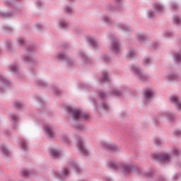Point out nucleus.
Returning <instances> with one entry per match:
<instances>
[{
  "label": "nucleus",
  "mask_w": 181,
  "mask_h": 181,
  "mask_svg": "<svg viewBox=\"0 0 181 181\" xmlns=\"http://www.w3.org/2000/svg\"><path fill=\"white\" fill-rule=\"evenodd\" d=\"M122 173L124 176H128V175H131L132 172L136 173V175H143L145 177L148 179H152L155 176V173L152 169H150L146 173H142V170L137 167L135 164H123L121 167Z\"/></svg>",
  "instance_id": "f257e3e1"
},
{
  "label": "nucleus",
  "mask_w": 181,
  "mask_h": 181,
  "mask_svg": "<svg viewBox=\"0 0 181 181\" xmlns=\"http://www.w3.org/2000/svg\"><path fill=\"white\" fill-rule=\"evenodd\" d=\"M68 112L71 114V117L74 121H78V119H81L85 121L90 119V115H88V114L80 110V109L77 107L69 106Z\"/></svg>",
  "instance_id": "f03ea898"
},
{
  "label": "nucleus",
  "mask_w": 181,
  "mask_h": 181,
  "mask_svg": "<svg viewBox=\"0 0 181 181\" xmlns=\"http://www.w3.org/2000/svg\"><path fill=\"white\" fill-rule=\"evenodd\" d=\"M35 47L33 45H29L26 47L27 54L23 56V61L25 63H35L36 59L32 57V52H34Z\"/></svg>",
  "instance_id": "7ed1b4c3"
},
{
  "label": "nucleus",
  "mask_w": 181,
  "mask_h": 181,
  "mask_svg": "<svg viewBox=\"0 0 181 181\" xmlns=\"http://www.w3.org/2000/svg\"><path fill=\"white\" fill-rule=\"evenodd\" d=\"M132 71L134 73L136 76L141 80V81H146L148 78H149V76L148 75H145V74L142 73L141 71V69L138 68V66L135 65H131Z\"/></svg>",
  "instance_id": "20e7f679"
},
{
  "label": "nucleus",
  "mask_w": 181,
  "mask_h": 181,
  "mask_svg": "<svg viewBox=\"0 0 181 181\" xmlns=\"http://www.w3.org/2000/svg\"><path fill=\"white\" fill-rule=\"evenodd\" d=\"M152 158L158 162H165L166 163L170 162V156L168 153H155L152 155Z\"/></svg>",
  "instance_id": "39448f33"
},
{
  "label": "nucleus",
  "mask_w": 181,
  "mask_h": 181,
  "mask_svg": "<svg viewBox=\"0 0 181 181\" xmlns=\"http://www.w3.org/2000/svg\"><path fill=\"white\" fill-rule=\"evenodd\" d=\"M122 93L121 91L117 90V89H112V90L105 93L103 90H99L98 95L102 98V100H105V98H107L108 95H115L116 97H118L119 95H121Z\"/></svg>",
  "instance_id": "423d86ee"
},
{
  "label": "nucleus",
  "mask_w": 181,
  "mask_h": 181,
  "mask_svg": "<svg viewBox=\"0 0 181 181\" xmlns=\"http://www.w3.org/2000/svg\"><path fill=\"white\" fill-rule=\"evenodd\" d=\"M78 148L83 156H88V150L86 148V146H84V139L81 137L78 138Z\"/></svg>",
  "instance_id": "0eeeda50"
},
{
  "label": "nucleus",
  "mask_w": 181,
  "mask_h": 181,
  "mask_svg": "<svg viewBox=\"0 0 181 181\" xmlns=\"http://www.w3.org/2000/svg\"><path fill=\"white\" fill-rule=\"evenodd\" d=\"M103 146L105 149H107V151H111L112 152H119V151H121V147L112 143L104 142L103 143Z\"/></svg>",
  "instance_id": "6e6552de"
},
{
  "label": "nucleus",
  "mask_w": 181,
  "mask_h": 181,
  "mask_svg": "<svg viewBox=\"0 0 181 181\" xmlns=\"http://www.w3.org/2000/svg\"><path fill=\"white\" fill-rule=\"evenodd\" d=\"M112 50L116 53V54H118V53L121 52V43L117 38L112 40Z\"/></svg>",
  "instance_id": "1a4fd4ad"
},
{
  "label": "nucleus",
  "mask_w": 181,
  "mask_h": 181,
  "mask_svg": "<svg viewBox=\"0 0 181 181\" xmlns=\"http://www.w3.org/2000/svg\"><path fill=\"white\" fill-rule=\"evenodd\" d=\"M58 59L59 60H66L68 66H73L74 64V61L71 59V58H69L67 54L64 52H62L58 54Z\"/></svg>",
  "instance_id": "9d476101"
},
{
  "label": "nucleus",
  "mask_w": 181,
  "mask_h": 181,
  "mask_svg": "<svg viewBox=\"0 0 181 181\" xmlns=\"http://www.w3.org/2000/svg\"><path fill=\"white\" fill-rule=\"evenodd\" d=\"M44 130L46 132V135L48 138H54L56 136V133H54V130L53 127L49 124L44 125Z\"/></svg>",
  "instance_id": "9b49d317"
},
{
  "label": "nucleus",
  "mask_w": 181,
  "mask_h": 181,
  "mask_svg": "<svg viewBox=\"0 0 181 181\" xmlns=\"http://www.w3.org/2000/svg\"><path fill=\"white\" fill-rule=\"evenodd\" d=\"M53 175L55 176V177H58V179H63L64 177H66L67 175H69V170L67 168H63L61 173L57 170H54Z\"/></svg>",
  "instance_id": "f8f14e48"
},
{
  "label": "nucleus",
  "mask_w": 181,
  "mask_h": 181,
  "mask_svg": "<svg viewBox=\"0 0 181 181\" xmlns=\"http://www.w3.org/2000/svg\"><path fill=\"white\" fill-rule=\"evenodd\" d=\"M0 83L1 84L0 87L1 93H4L3 88H6L11 84V82L1 75H0Z\"/></svg>",
  "instance_id": "ddd939ff"
},
{
  "label": "nucleus",
  "mask_w": 181,
  "mask_h": 181,
  "mask_svg": "<svg viewBox=\"0 0 181 181\" xmlns=\"http://www.w3.org/2000/svg\"><path fill=\"white\" fill-rule=\"evenodd\" d=\"M49 153L53 159H60L62 158V152L56 148L50 149Z\"/></svg>",
  "instance_id": "4468645a"
},
{
  "label": "nucleus",
  "mask_w": 181,
  "mask_h": 181,
  "mask_svg": "<svg viewBox=\"0 0 181 181\" xmlns=\"http://www.w3.org/2000/svg\"><path fill=\"white\" fill-rule=\"evenodd\" d=\"M153 90L152 89L147 88L144 90V100L145 101H151L153 98Z\"/></svg>",
  "instance_id": "2eb2a0df"
},
{
  "label": "nucleus",
  "mask_w": 181,
  "mask_h": 181,
  "mask_svg": "<svg viewBox=\"0 0 181 181\" xmlns=\"http://www.w3.org/2000/svg\"><path fill=\"white\" fill-rule=\"evenodd\" d=\"M0 150L1 151L3 156H4V158H11V151H9L6 146L2 144L0 146Z\"/></svg>",
  "instance_id": "dca6fc26"
},
{
  "label": "nucleus",
  "mask_w": 181,
  "mask_h": 181,
  "mask_svg": "<svg viewBox=\"0 0 181 181\" xmlns=\"http://www.w3.org/2000/svg\"><path fill=\"white\" fill-rule=\"evenodd\" d=\"M109 74H110L106 70L102 71V78L100 80V83H110Z\"/></svg>",
  "instance_id": "f3484780"
},
{
  "label": "nucleus",
  "mask_w": 181,
  "mask_h": 181,
  "mask_svg": "<svg viewBox=\"0 0 181 181\" xmlns=\"http://www.w3.org/2000/svg\"><path fill=\"white\" fill-rule=\"evenodd\" d=\"M117 28H119V29H121L123 32H131V30H132V28L125 25L123 23H119L117 25Z\"/></svg>",
  "instance_id": "a211bd4d"
},
{
  "label": "nucleus",
  "mask_w": 181,
  "mask_h": 181,
  "mask_svg": "<svg viewBox=\"0 0 181 181\" xmlns=\"http://www.w3.org/2000/svg\"><path fill=\"white\" fill-rule=\"evenodd\" d=\"M87 40L88 43H89V45H90L93 49H95V47H98V42H97L95 38L92 37H88Z\"/></svg>",
  "instance_id": "6ab92c4d"
},
{
  "label": "nucleus",
  "mask_w": 181,
  "mask_h": 181,
  "mask_svg": "<svg viewBox=\"0 0 181 181\" xmlns=\"http://www.w3.org/2000/svg\"><path fill=\"white\" fill-rule=\"evenodd\" d=\"M101 21L107 23V25H112L115 23L114 20L110 18L108 16L105 15H103L100 18Z\"/></svg>",
  "instance_id": "aec40b11"
},
{
  "label": "nucleus",
  "mask_w": 181,
  "mask_h": 181,
  "mask_svg": "<svg viewBox=\"0 0 181 181\" xmlns=\"http://www.w3.org/2000/svg\"><path fill=\"white\" fill-rule=\"evenodd\" d=\"M11 118L13 121V128L14 129H17L16 125L18 124V119H19V116L15 113H11Z\"/></svg>",
  "instance_id": "412c9836"
},
{
  "label": "nucleus",
  "mask_w": 181,
  "mask_h": 181,
  "mask_svg": "<svg viewBox=\"0 0 181 181\" xmlns=\"http://www.w3.org/2000/svg\"><path fill=\"white\" fill-rule=\"evenodd\" d=\"M69 166L70 168H72V169H74L75 172L78 173H80L81 172V168H80V166H78V164L74 161H70Z\"/></svg>",
  "instance_id": "4be33fe9"
},
{
  "label": "nucleus",
  "mask_w": 181,
  "mask_h": 181,
  "mask_svg": "<svg viewBox=\"0 0 181 181\" xmlns=\"http://www.w3.org/2000/svg\"><path fill=\"white\" fill-rule=\"evenodd\" d=\"M120 167L119 163L115 161H110L108 163L109 169H112V170H117V169H119Z\"/></svg>",
  "instance_id": "5701e85b"
},
{
  "label": "nucleus",
  "mask_w": 181,
  "mask_h": 181,
  "mask_svg": "<svg viewBox=\"0 0 181 181\" xmlns=\"http://www.w3.org/2000/svg\"><path fill=\"white\" fill-rule=\"evenodd\" d=\"M136 39L139 43H144L146 40H148V37L143 33H139L136 35Z\"/></svg>",
  "instance_id": "b1692460"
},
{
  "label": "nucleus",
  "mask_w": 181,
  "mask_h": 181,
  "mask_svg": "<svg viewBox=\"0 0 181 181\" xmlns=\"http://www.w3.org/2000/svg\"><path fill=\"white\" fill-rule=\"evenodd\" d=\"M10 71H12V73H15L16 74H19V67L18 66V64H13L9 66Z\"/></svg>",
  "instance_id": "393cba45"
},
{
  "label": "nucleus",
  "mask_w": 181,
  "mask_h": 181,
  "mask_svg": "<svg viewBox=\"0 0 181 181\" xmlns=\"http://www.w3.org/2000/svg\"><path fill=\"white\" fill-rule=\"evenodd\" d=\"M79 56L80 57H81V59H83V62L85 63H90L91 62V59H90V58H88V57L83 52H79Z\"/></svg>",
  "instance_id": "a878e982"
},
{
  "label": "nucleus",
  "mask_w": 181,
  "mask_h": 181,
  "mask_svg": "<svg viewBox=\"0 0 181 181\" xmlns=\"http://www.w3.org/2000/svg\"><path fill=\"white\" fill-rule=\"evenodd\" d=\"M154 5V9L156 11V12H163V5L160 3H156Z\"/></svg>",
  "instance_id": "bb28decb"
},
{
  "label": "nucleus",
  "mask_w": 181,
  "mask_h": 181,
  "mask_svg": "<svg viewBox=\"0 0 181 181\" xmlns=\"http://www.w3.org/2000/svg\"><path fill=\"white\" fill-rule=\"evenodd\" d=\"M168 80L175 81L179 80V75L177 74H170L167 76Z\"/></svg>",
  "instance_id": "cd10ccee"
},
{
  "label": "nucleus",
  "mask_w": 181,
  "mask_h": 181,
  "mask_svg": "<svg viewBox=\"0 0 181 181\" xmlns=\"http://www.w3.org/2000/svg\"><path fill=\"white\" fill-rule=\"evenodd\" d=\"M136 56V52L134 49L129 50L127 54V59H134Z\"/></svg>",
  "instance_id": "c85d7f7f"
},
{
  "label": "nucleus",
  "mask_w": 181,
  "mask_h": 181,
  "mask_svg": "<svg viewBox=\"0 0 181 181\" xmlns=\"http://www.w3.org/2000/svg\"><path fill=\"white\" fill-rule=\"evenodd\" d=\"M13 16V13L7 12V13H0V18H3L4 19H6V18H12Z\"/></svg>",
  "instance_id": "c756f323"
},
{
  "label": "nucleus",
  "mask_w": 181,
  "mask_h": 181,
  "mask_svg": "<svg viewBox=\"0 0 181 181\" xmlns=\"http://www.w3.org/2000/svg\"><path fill=\"white\" fill-rule=\"evenodd\" d=\"M170 9L173 12H176V11L179 10V5H177V4H176L175 2H172L170 4Z\"/></svg>",
  "instance_id": "7c9ffc66"
},
{
  "label": "nucleus",
  "mask_w": 181,
  "mask_h": 181,
  "mask_svg": "<svg viewBox=\"0 0 181 181\" xmlns=\"http://www.w3.org/2000/svg\"><path fill=\"white\" fill-rule=\"evenodd\" d=\"M146 14L148 19H153V18L156 16V15L155 14V11H153V10H148Z\"/></svg>",
  "instance_id": "2f4dec72"
},
{
  "label": "nucleus",
  "mask_w": 181,
  "mask_h": 181,
  "mask_svg": "<svg viewBox=\"0 0 181 181\" xmlns=\"http://www.w3.org/2000/svg\"><path fill=\"white\" fill-rule=\"evenodd\" d=\"M59 25L60 28H62V29H66V28H68V26H69V25L66 22V21H64V19H61L59 21Z\"/></svg>",
  "instance_id": "473e14b6"
},
{
  "label": "nucleus",
  "mask_w": 181,
  "mask_h": 181,
  "mask_svg": "<svg viewBox=\"0 0 181 181\" xmlns=\"http://www.w3.org/2000/svg\"><path fill=\"white\" fill-rule=\"evenodd\" d=\"M13 107L16 110H21V108H23V103L20 101H16L13 104Z\"/></svg>",
  "instance_id": "72a5a7b5"
},
{
  "label": "nucleus",
  "mask_w": 181,
  "mask_h": 181,
  "mask_svg": "<svg viewBox=\"0 0 181 181\" xmlns=\"http://www.w3.org/2000/svg\"><path fill=\"white\" fill-rule=\"evenodd\" d=\"M75 128L77 131H86V127L79 123L75 124Z\"/></svg>",
  "instance_id": "f704fd0d"
},
{
  "label": "nucleus",
  "mask_w": 181,
  "mask_h": 181,
  "mask_svg": "<svg viewBox=\"0 0 181 181\" xmlns=\"http://www.w3.org/2000/svg\"><path fill=\"white\" fill-rule=\"evenodd\" d=\"M37 86H38V87H45V86H46V84H47V83L43 81L42 80L38 79L35 81Z\"/></svg>",
  "instance_id": "c9c22d12"
},
{
  "label": "nucleus",
  "mask_w": 181,
  "mask_h": 181,
  "mask_svg": "<svg viewBox=\"0 0 181 181\" xmlns=\"http://www.w3.org/2000/svg\"><path fill=\"white\" fill-rule=\"evenodd\" d=\"M100 110H103L104 111H108L110 110V106L105 103H102L100 104Z\"/></svg>",
  "instance_id": "e433bc0d"
},
{
  "label": "nucleus",
  "mask_w": 181,
  "mask_h": 181,
  "mask_svg": "<svg viewBox=\"0 0 181 181\" xmlns=\"http://www.w3.org/2000/svg\"><path fill=\"white\" fill-rule=\"evenodd\" d=\"M174 60L181 62V52L174 54Z\"/></svg>",
  "instance_id": "4c0bfd02"
},
{
  "label": "nucleus",
  "mask_w": 181,
  "mask_h": 181,
  "mask_svg": "<svg viewBox=\"0 0 181 181\" xmlns=\"http://www.w3.org/2000/svg\"><path fill=\"white\" fill-rule=\"evenodd\" d=\"M167 119H168V121L173 122L175 120V115H173L171 112H168L167 113Z\"/></svg>",
  "instance_id": "58836bf2"
},
{
  "label": "nucleus",
  "mask_w": 181,
  "mask_h": 181,
  "mask_svg": "<svg viewBox=\"0 0 181 181\" xmlns=\"http://www.w3.org/2000/svg\"><path fill=\"white\" fill-rule=\"evenodd\" d=\"M173 21L175 23L176 25H180V16H175L173 18Z\"/></svg>",
  "instance_id": "ea45409f"
},
{
  "label": "nucleus",
  "mask_w": 181,
  "mask_h": 181,
  "mask_svg": "<svg viewBox=\"0 0 181 181\" xmlns=\"http://www.w3.org/2000/svg\"><path fill=\"white\" fill-rule=\"evenodd\" d=\"M17 42L18 43L19 46H23V45H25V39L22 37H18L17 39Z\"/></svg>",
  "instance_id": "a19ab883"
},
{
  "label": "nucleus",
  "mask_w": 181,
  "mask_h": 181,
  "mask_svg": "<svg viewBox=\"0 0 181 181\" xmlns=\"http://www.w3.org/2000/svg\"><path fill=\"white\" fill-rule=\"evenodd\" d=\"M6 46H7V49L9 52H11V50H12V41H11L10 40L6 41Z\"/></svg>",
  "instance_id": "79ce46f5"
},
{
  "label": "nucleus",
  "mask_w": 181,
  "mask_h": 181,
  "mask_svg": "<svg viewBox=\"0 0 181 181\" xmlns=\"http://www.w3.org/2000/svg\"><path fill=\"white\" fill-rule=\"evenodd\" d=\"M143 63L144 66H149L152 63V61L149 58H146L144 59Z\"/></svg>",
  "instance_id": "37998d69"
},
{
  "label": "nucleus",
  "mask_w": 181,
  "mask_h": 181,
  "mask_svg": "<svg viewBox=\"0 0 181 181\" xmlns=\"http://www.w3.org/2000/svg\"><path fill=\"white\" fill-rule=\"evenodd\" d=\"M64 11L66 13H73V8L69 6H65Z\"/></svg>",
  "instance_id": "c03bdc74"
},
{
  "label": "nucleus",
  "mask_w": 181,
  "mask_h": 181,
  "mask_svg": "<svg viewBox=\"0 0 181 181\" xmlns=\"http://www.w3.org/2000/svg\"><path fill=\"white\" fill-rule=\"evenodd\" d=\"M21 146L23 151H26L28 149V143L26 141H22Z\"/></svg>",
  "instance_id": "a18cd8bd"
},
{
  "label": "nucleus",
  "mask_w": 181,
  "mask_h": 181,
  "mask_svg": "<svg viewBox=\"0 0 181 181\" xmlns=\"http://www.w3.org/2000/svg\"><path fill=\"white\" fill-rule=\"evenodd\" d=\"M102 60H103V62L105 63H108L110 62V60H111V59L110 58V57H108L107 55H103L102 57Z\"/></svg>",
  "instance_id": "49530a36"
},
{
  "label": "nucleus",
  "mask_w": 181,
  "mask_h": 181,
  "mask_svg": "<svg viewBox=\"0 0 181 181\" xmlns=\"http://www.w3.org/2000/svg\"><path fill=\"white\" fill-rule=\"evenodd\" d=\"M154 144H155V145L158 146V145H160V144H162V140L158 138H156L154 139Z\"/></svg>",
  "instance_id": "de8ad7c7"
},
{
  "label": "nucleus",
  "mask_w": 181,
  "mask_h": 181,
  "mask_svg": "<svg viewBox=\"0 0 181 181\" xmlns=\"http://www.w3.org/2000/svg\"><path fill=\"white\" fill-rule=\"evenodd\" d=\"M3 28L4 29V30H6V32H11L13 30L12 27L8 25L3 26Z\"/></svg>",
  "instance_id": "09e8293b"
},
{
  "label": "nucleus",
  "mask_w": 181,
  "mask_h": 181,
  "mask_svg": "<svg viewBox=\"0 0 181 181\" xmlns=\"http://www.w3.org/2000/svg\"><path fill=\"white\" fill-rule=\"evenodd\" d=\"M23 176H29V175H30V172L28 171V170H23L22 172H21Z\"/></svg>",
  "instance_id": "8fccbe9b"
},
{
  "label": "nucleus",
  "mask_w": 181,
  "mask_h": 181,
  "mask_svg": "<svg viewBox=\"0 0 181 181\" xmlns=\"http://www.w3.org/2000/svg\"><path fill=\"white\" fill-rule=\"evenodd\" d=\"M173 153L176 156H179L180 155V151L179 149H177V148H174Z\"/></svg>",
  "instance_id": "3c124183"
},
{
  "label": "nucleus",
  "mask_w": 181,
  "mask_h": 181,
  "mask_svg": "<svg viewBox=\"0 0 181 181\" xmlns=\"http://www.w3.org/2000/svg\"><path fill=\"white\" fill-rule=\"evenodd\" d=\"M106 11H115L114 6H112V5L108 4L106 6Z\"/></svg>",
  "instance_id": "603ef678"
},
{
  "label": "nucleus",
  "mask_w": 181,
  "mask_h": 181,
  "mask_svg": "<svg viewBox=\"0 0 181 181\" xmlns=\"http://www.w3.org/2000/svg\"><path fill=\"white\" fill-rule=\"evenodd\" d=\"M36 28L38 29V30H42L45 29V25L42 24H36Z\"/></svg>",
  "instance_id": "864d4df0"
},
{
  "label": "nucleus",
  "mask_w": 181,
  "mask_h": 181,
  "mask_svg": "<svg viewBox=\"0 0 181 181\" xmlns=\"http://www.w3.org/2000/svg\"><path fill=\"white\" fill-rule=\"evenodd\" d=\"M165 37H172L173 34H172V33H170V31H166L165 33Z\"/></svg>",
  "instance_id": "5fc2aeb1"
},
{
  "label": "nucleus",
  "mask_w": 181,
  "mask_h": 181,
  "mask_svg": "<svg viewBox=\"0 0 181 181\" xmlns=\"http://www.w3.org/2000/svg\"><path fill=\"white\" fill-rule=\"evenodd\" d=\"M174 135H175V136H179L181 135V130H175L174 131Z\"/></svg>",
  "instance_id": "6e6d98bb"
},
{
  "label": "nucleus",
  "mask_w": 181,
  "mask_h": 181,
  "mask_svg": "<svg viewBox=\"0 0 181 181\" xmlns=\"http://www.w3.org/2000/svg\"><path fill=\"white\" fill-rule=\"evenodd\" d=\"M115 1L117 3V4H116L115 7L118 8V7L121 6V2H122V0H115Z\"/></svg>",
  "instance_id": "4d7b16f0"
},
{
  "label": "nucleus",
  "mask_w": 181,
  "mask_h": 181,
  "mask_svg": "<svg viewBox=\"0 0 181 181\" xmlns=\"http://www.w3.org/2000/svg\"><path fill=\"white\" fill-rule=\"evenodd\" d=\"M158 47H159V44H158V42H153L152 45L153 49H158Z\"/></svg>",
  "instance_id": "13d9d810"
},
{
  "label": "nucleus",
  "mask_w": 181,
  "mask_h": 181,
  "mask_svg": "<svg viewBox=\"0 0 181 181\" xmlns=\"http://www.w3.org/2000/svg\"><path fill=\"white\" fill-rule=\"evenodd\" d=\"M54 93L57 95H60V90H59V89H57V88H54Z\"/></svg>",
  "instance_id": "bf43d9fd"
},
{
  "label": "nucleus",
  "mask_w": 181,
  "mask_h": 181,
  "mask_svg": "<svg viewBox=\"0 0 181 181\" xmlns=\"http://www.w3.org/2000/svg\"><path fill=\"white\" fill-rule=\"evenodd\" d=\"M63 140L66 143V144H70V140H69V138L67 136H64Z\"/></svg>",
  "instance_id": "052dcab7"
},
{
  "label": "nucleus",
  "mask_w": 181,
  "mask_h": 181,
  "mask_svg": "<svg viewBox=\"0 0 181 181\" xmlns=\"http://www.w3.org/2000/svg\"><path fill=\"white\" fill-rule=\"evenodd\" d=\"M42 1H37V6L38 8H40V6H42Z\"/></svg>",
  "instance_id": "680f3d73"
},
{
  "label": "nucleus",
  "mask_w": 181,
  "mask_h": 181,
  "mask_svg": "<svg viewBox=\"0 0 181 181\" xmlns=\"http://www.w3.org/2000/svg\"><path fill=\"white\" fill-rule=\"evenodd\" d=\"M179 177V176L177 175V174H175L174 176H173V180H177V179Z\"/></svg>",
  "instance_id": "e2e57ef3"
},
{
  "label": "nucleus",
  "mask_w": 181,
  "mask_h": 181,
  "mask_svg": "<svg viewBox=\"0 0 181 181\" xmlns=\"http://www.w3.org/2000/svg\"><path fill=\"white\" fill-rule=\"evenodd\" d=\"M158 181H166V179L161 177L160 179L158 180Z\"/></svg>",
  "instance_id": "0e129e2a"
},
{
  "label": "nucleus",
  "mask_w": 181,
  "mask_h": 181,
  "mask_svg": "<svg viewBox=\"0 0 181 181\" xmlns=\"http://www.w3.org/2000/svg\"><path fill=\"white\" fill-rule=\"evenodd\" d=\"M107 181H111V178L108 177L106 179Z\"/></svg>",
  "instance_id": "69168bd1"
},
{
  "label": "nucleus",
  "mask_w": 181,
  "mask_h": 181,
  "mask_svg": "<svg viewBox=\"0 0 181 181\" xmlns=\"http://www.w3.org/2000/svg\"><path fill=\"white\" fill-rule=\"evenodd\" d=\"M70 3L74 2V0H68Z\"/></svg>",
  "instance_id": "338daca9"
},
{
  "label": "nucleus",
  "mask_w": 181,
  "mask_h": 181,
  "mask_svg": "<svg viewBox=\"0 0 181 181\" xmlns=\"http://www.w3.org/2000/svg\"><path fill=\"white\" fill-rule=\"evenodd\" d=\"M1 52H2V50H1V48H0V53H1Z\"/></svg>",
  "instance_id": "774afa93"
}]
</instances>
